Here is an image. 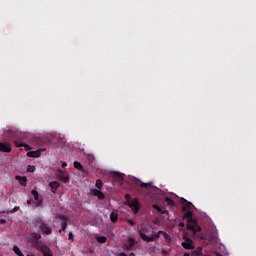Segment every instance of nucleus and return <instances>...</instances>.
I'll use <instances>...</instances> for the list:
<instances>
[{"label":"nucleus","mask_w":256,"mask_h":256,"mask_svg":"<svg viewBox=\"0 0 256 256\" xmlns=\"http://www.w3.org/2000/svg\"><path fill=\"white\" fill-rule=\"evenodd\" d=\"M13 251H14V253H15L16 255H18V256H25V254H23V252H21V249H19L17 245H15V246L13 247Z\"/></svg>","instance_id":"nucleus-25"},{"label":"nucleus","mask_w":256,"mask_h":256,"mask_svg":"<svg viewBox=\"0 0 256 256\" xmlns=\"http://www.w3.org/2000/svg\"><path fill=\"white\" fill-rule=\"evenodd\" d=\"M125 199H127V203H129V201H131V195L126 194L125 195Z\"/></svg>","instance_id":"nucleus-36"},{"label":"nucleus","mask_w":256,"mask_h":256,"mask_svg":"<svg viewBox=\"0 0 256 256\" xmlns=\"http://www.w3.org/2000/svg\"><path fill=\"white\" fill-rule=\"evenodd\" d=\"M129 247L125 248L126 251H132L133 247L135 245V240L132 238H129V242H128Z\"/></svg>","instance_id":"nucleus-23"},{"label":"nucleus","mask_w":256,"mask_h":256,"mask_svg":"<svg viewBox=\"0 0 256 256\" xmlns=\"http://www.w3.org/2000/svg\"><path fill=\"white\" fill-rule=\"evenodd\" d=\"M14 145H15V147H25L26 151H29V149H31V147H29V145L23 143V141H21V140H15Z\"/></svg>","instance_id":"nucleus-16"},{"label":"nucleus","mask_w":256,"mask_h":256,"mask_svg":"<svg viewBox=\"0 0 256 256\" xmlns=\"http://www.w3.org/2000/svg\"><path fill=\"white\" fill-rule=\"evenodd\" d=\"M136 185H140V187H142V189H149V187H151L153 185V183L149 182V183H144L141 181H136Z\"/></svg>","instance_id":"nucleus-21"},{"label":"nucleus","mask_w":256,"mask_h":256,"mask_svg":"<svg viewBox=\"0 0 256 256\" xmlns=\"http://www.w3.org/2000/svg\"><path fill=\"white\" fill-rule=\"evenodd\" d=\"M27 171H28V173H34V171H35V166L28 165Z\"/></svg>","instance_id":"nucleus-32"},{"label":"nucleus","mask_w":256,"mask_h":256,"mask_svg":"<svg viewBox=\"0 0 256 256\" xmlns=\"http://www.w3.org/2000/svg\"><path fill=\"white\" fill-rule=\"evenodd\" d=\"M0 151L2 153H11V144L0 142Z\"/></svg>","instance_id":"nucleus-8"},{"label":"nucleus","mask_w":256,"mask_h":256,"mask_svg":"<svg viewBox=\"0 0 256 256\" xmlns=\"http://www.w3.org/2000/svg\"><path fill=\"white\" fill-rule=\"evenodd\" d=\"M41 239V234L37 232H32L29 237V243L33 245V241H39Z\"/></svg>","instance_id":"nucleus-12"},{"label":"nucleus","mask_w":256,"mask_h":256,"mask_svg":"<svg viewBox=\"0 0 256 256\" xmlns=\"http://www.w3.org/2000/svg\"><path fill=\"white\" fill-rule=\"evenodd\" d=\"M138 234L142 241H146V243H153L155 241V237H153V228L151 226L141 224L138 226Z\"/></svg>","instance_id":"nucleus-1"},{"label":"nucleus","mask_w":256,"mask_h":256,"mask_svg":"<svg viewBox=\"0 0 256 256\" xmlns=\"http://www.w3.org/2000/svg\"><path fill=\"white\" fill-rule=\"evenodd\" d=\"M43 256H53V251L48 247V250L42 252Z\"/></svg>","instance_id":"nucleus-30"},{"label":"nucleus","mask_w":256,"mask_h":256,"mask_svg":"<svg viewBox=\"0 0 256 256\" xmlns=\"http://www.w3.org/2000/svg\"><path fill=\"white\" fill-rule=\"evenodd\" d=\"M31 195H33L34 201H37L36 207H40V205L43 203V199H39V192H37V190H32Z\"/></svg>","instance_id":"nucleus-10"},{"label":"nucleus","mask_w":256,"mask_h":256,"mask_svg":"<svg viewBox=\"0 0 256 256\" xmlns=\"http://www.w3.org/2000/svg\"><path fill=\"white\" fill-rule=\"evenodd\" d=\"M68 239H69V241H75V238L73 237V232H69V234H68Z\"/></svg>","instance_id":"nucleus-33"},{"label":"nucleus","mask_w":256,"mask_h":256,"mask_svg":"<svg viewBox=\"0 0 256 256\" xmlns=\"http://www.w3.org/2000/svg\"><path fill=\"white\" fill-rule=\"evenodd\" d=\"M95 187L99 190L103 189V181H101V179H97Z\"/></svg>","instance_id":"nucleus-28"},{"label":"nucleus","mask_w":256,"mask_h":256,"mask_svg":"<svg viewBox=\"0 0 256 256\" xmlns=\"http://www.w3.org/2000/svg\"><path fill=\"white\" fill-rule=\"evenodd\" d=\"M119 220V214L117 213V211L113 210L111 213H110V221L112 223H117V221Z\"/></svg>","instance_id":"nucleus-18"},{"label":"nucleus","mask_w":256,"mask_h":256,"mask_svg":"<svg viewBox=\"0 0 256 256\" xmlns=\"http://www.w3.org/2000/svg\"><path fill=\"white\" fill-rule=\"evenodd\" d=\"M60 186L61 184L58 181H53L49 183V187H51L52 193H55V191L58 190Z\"/></svg>","instance_id":"nucleus-19"},{"label":"nucleus","mask_w":256,"mask_h":256,"mask_svg":"<svg viewBox=\"0 0 256 256\" xmlns=\"http://www.w3.org/2000/svg\"><path fill=\"white\" fill-rule=\"evenodd\" d=\"M183 219H188L187 229H189V231H192L194 235H197V233L201 232V226H199V222L193 219V212L187 211L184 214Z\"/></svg>","instance_id":"nucleus-2"},{"label":"nucleus","mask_w":256,"mask_h":256,"mask_svg":"<svg viewBox=\"0 0 256 256\" xmlns=\"http://www.w3.org/2000/svg\"><path fill=\"white\" fill-rule=\"evenodd\" d=\"M62 167H63V168L67 167V163L63 162V163H62Z\"/></svg>","instance_id":"nucleus-42"},{"label":"nucleus","mask_w":256,"mask_h":256,"mask_svg":"<svg viewBox=\"0 0 256 256\" xmlns=\"http://www.w3.org/2000/svg\"><path fill=\"white\" fill-rule=\"evenodd\" d=\"M193 255L194 256H201V255H203V248H201V247L196 248L194 250V252H193Z\"/></svg>","instance_id":"nucleus-26"},{"label":"nucleus","mask_w":256,"mask_h":256,"mask_svg":"<svg viewBox=\"0 0 256 256\" xmlns=\"http://www.w3.org/2000/svg\"><path fill=\"white\" fill-rule=\"evenodd\" d=\"M128 256H135V253L132 252V253H130V255H128Z\"/></svg>","instance_id":"nucleus-45"},{"label":"nucleus","mask_w":256,"mask_h":256,"mask_svg":"<svg viewBox=\"0 0 256 256\" xmlns=\"http://www.w3.org/2000/svg\"><path fill=\"white\" fill-rule=\"evenodd\" d=\"M7 223V220L5 219H0V225H5Z\"/></svg>","instance_id":"nucleus-37"},{"label":"nucleus","mask_w":256,"mask_h":256,"mask_svg":"<svg viewBox=\"0 0 256 256\" xmlns=\"http://www.w3.org/2000/svg\"><path fill=\"white\" fill-rule=\"evenodd\" d=\"M179 227H185V222H180Z\"/></svg>","instance_id":"nucleus-39"},{"label":"nucleus","mask_w":256,"mask_h":256,"mask_svg":"<svg viewBox=\"0 0 256 256\" xmlns=\"http://www.w3.org/2000/svg\"><path fill=\"white\" fill-rule=\"evenodd\" d=\"M181 245L184 249H195V244L193 243V240L187 236H184V241L181 243Z\"/></svg>","instance_id":"nucleus-6"},{"label":"nucleus","mask_w":256,"mask_h":256,"mask_svg":"<svg viewBox=\"0 0 256 256\" xmlns=\"http://www.w3.org/2000/svg\"><path fill=\"white\" fill-rule=\"evenodd\" d=\"M27 256H35V254L29 253V254H27Z\"/></svg>","instance_id":"nucleus-44"},{"label":"nucleus","mask_w":256,"mask_h":256,"mask_svg":"<svg viewBox=\"0 0 256 256\" xmlns=\"http://www.w3.org/2000/svg\"><path fill=\"white\" fill-rule=\"evenodd\" d=\"M128 225H131L132 227L135 225V221L129 219L127 220Z\"/></svg>","instance_id":"nucleus-35"},{"label":"nucleus","mask_w":256,"mask_h":256,"mask_svg":"<svg viewBox=\"0 0 256 256\" xmlns=\"http://www.w3.org/2000/svg\"><path fill=\"white\" fill-rule=\"evenodd\" d=\"M16 181H19L22 187H27V177L26 176H15Z\"/></svg>","instance_id":"nucleus-14"},{"label":"nucleus","mask_w":256,"mask_h":256,"mask_svg":"<svg viewBox=\"0 0 256 256\" xmlns=\"http://www.w3.org/2000/svg\"><path fill=\"white\" fill-rule=\"evenodd\" d=\"M162 254L163 255H169V251H167L166 249H162Z\"/></svg>","instance_id":"nucleus-38"},{"label":"nucleus","mask_w":256,"mask_h":256,"mask_svg":"<svg viewBox=\"0 0 256 256\" xmlns=\"http://www.w3.org/2000/svg\"><path fill=\"white\" fill-rule=\"evenodd\" d=\"M56 177L62 181V183H69V172L63 171L61 169L56 170Z\"/></svg>","instance_id":"nucleus-4"},{"label":"nucleus","mask_w":256,"mask_h":256,"mask_svg":"<svg viewBox=\"0 0 256 256\" xmlns=\"http://www.w3.org/2000/svg\"><path fill=\"white\" fill-rule=\"evenodd\" d=\"M27 157H41V150L29 151L27 152Z\"/></svg>","instance_id":"nucleus-20"},{"label":"nucleus","mask_w":256,"mask_h":256,"mask_svg":"<svg viewBox=\"0 0 256 256\" xmlns=\"http://www.w3.org/2000/svg\"><path fill=\"white\" fill-rule=\"evenodd\" d=\"M60 220H61V223H60V233L61 231H66L67 229V222L69 221V218H67V216H60Z\"/></svg>","instance_id":"nucleus-11"},{"label":"nucleus","mask_w":256,"mask_h":256,"mask_svg":"<svg viewBox=\"0 0 256 256\" xmlns=\"http://www.w3.org/2000/svg\"><path fill=\"white\" fill-rule=\"evenodd\" d=\"M92 195H94V197H98L99 201H103V199H105V194L101 192V190L93 189Z\"/></svg>","instance_id":"nucleus-13"},{"label":"nucleus","mask_w":256,"mask_h":256,"mask_svg":"<svg viewBox=\"0 0 256 256\" xmlns=\"http://www.w3.org/2000/svg\"><path fill=\"white\" fill-rule=\"evenodd\" d=\"M31 203H33V200L31 199L27 200V205H31Z\"/></svg>","instance_id":"nucleus-40"},{"label":"nucleus","mask_w":256,"mask_h":256,"mask_svg":"<svg viewBox=\"0 0 256 256\" xmlns=\"http://www.w3.org/2000/svg\"><path fill=\"white\" fill-rule=\"evenodd\" d=\"M74 167H75L78 171H83V165H81L79 161H74Z\"/></svg>","instance_id":"nucleus-29"},{"label":"nucleus","mask_w":256,"mask_h":256,"mask_svg":"<svg viewBox=\"0 0 256 256\" xmlns=\"http://www.w3.org/2000/svg\"><path fill=\"white\" fill-rule=\"evenodd\" d=\"M160 235H163V237L166 239V241H168V243H171V236H169V234H167V232L165 231H159L157 234H153L154 237V241L155 239H159Z\"/></svg>","instance_id":"nucleus-9"},{"label":"nucleus","mask_w":256,"mask_h":256,"mask_svg":"<svg viewBox=\"0 0 256 256\" xmlns=\"http://www.w3.org/2000/svg\"><path fill=\"white\" fill-rule=\"evenodd\" d=\"M165 203H167V205H169V207H175V201H173V199L166 197L165 198Z\"/></svg>","instance_id":"nucleus-24"},{"label":"nucleus","mask_w":256,"mask_h":256,"mask_svg":"<svg viewBox=\"0 0 256 256\" xmlns=\"http://www.w3.org/2000/svg\"><path fill=\"white\" fill-rule=\"evenodd\" d=\"M193 205V203L188 202L187 204H184L182 207L183 211H187V209H191V206Z\"/></svg>","instance_id":"nucleus-31"},{"label":"nucleus","mask_w":256,"mask_h":256,"mask_svg":"<svg viewBox=\"0 0 256 256\" xmlns=\"http://www.w3.org/2000/svg\"><path fill=\"white\" fill-rule=\"evenodd\" d=\"M33 225L40 229L42 235H51L53 233V230L51 229V227H49V224H47L45 220H43V218L41 217H36L33 220Z\"/></svg>","instance_id":"nucleus-3"},{"label":"nucleus","mask_w":256,"mask_h":256,"mask_svg":"<svg viewBox=\"0 0 256 256\" xmlns=\"http://www.w3.org/2000/svg\"><path fill=\"white\" fill-rule=\"evenodd\" d=\"M127 205L134 213H139V199L134 198L133 200L128 201Z\"/></svg>","instance_id":"nucleus-7"},{"label":"nucleus","mask_w":256,"mask_h":256,"mask_svg":"<svg viewBox=\"0 0 256 256\" xmlns=\"http://www.w3.org/2000/svg\"><path fill=\"white\" fill-rule=\"evenodd\" d=\"M112 177L113 179H116V181H123V179H125V175L120 172H113Z\"/></svg>","instance_id":"nucleus-17"},{"label":"nucleus","mask_w":256,"mask_h":256,"mask_svg":"<svg viewBox=\"0 0 256 256\" xmlns=\"http://www.w3.org/2000/svg\"><path fill=\"white\" fill-rule=\"evenodd\" d=\"M32 247L36 249L37 251H40V253H43L44 251H48L49 246L47 244L43 243L42 241H33Z\"/></svg>","instance_id":"nucleus-5"},{"label":"nucleus","mask_w":256,"mask_h":256,"mask_svg":"<svg viewBox=\"0 0 256 256\" xmlns=\"http://www.w3.org/2000/svg\"><path fill=\"white\" fill-rule=\"evenodd\" d=\"M19 206H15L12 210H10V213H17L19 211Z\"/></svg>","instance_id":"nucleus-34"},{"label":"nucleus","mask_w":256,"mask_h":256,"mask_svg":"<svg viewBox=\"0 0 256 256\" xmlns=\"http://www.w3.org/2000/svg\"><path fill=\"white\" fill-rule=\"evenodd\" d=\"M119 256H128V255H127V253H125V252H121V253L119 254Z\"/></svg>","instance_id":"nucleus-41"},{"label":"nucleus","mask_w":256,"mask_h":256,"mask_svg":"<svg viewBox=\"0 0 256 256\" xmlns=\"http://www.w3.org/2000/svg\"><path fill=\"white\" fill-rule=\"evenodd\" d=\"M84 157L87 159L90 165L93 163V161H95V156H93V154L84 153Z\"/></svg>","instance_id":"nucleus-22"},{"label":"nucleus","mask_w":256,"mask_h":256,"mask_svg":"<svg viewBox=\"0 0 256 256\" xmlns=\"http://www.w3.org/2000/svg\"><path fill=\"white\" fill-rule=\"evenodd\" d=\"M183 256H190L189 252H184Z\"/></svg>","instance_id":"nucleus-43"},{"label":"nucleus","mask_w":256,"mask_h":256,"mask_svg":"<svg viewBox=\"0 0 256 256\" xmlns=\"http://www.w3.org/2000/svg\"><path fill=\"white\" fill-rule=\"evenodd\" d=\"M153 209L158 211V213H161V215H167L169 213V211H167V209L165 207H160L157 204L153 205Z\"/></svg>","instance_id":"nucleus-15"},{"label":"nucleus","mask_w":256,"mask_h":256,"mask_svg":"<svg viewBox=\"0 0 256 256\" xmlns=\"http://www.w3.org/2000/svg\"><path fill=\"white\" fill-rule=\"evenodd\" d=\"M96 241L98 243H107V237L106 236H97Z\"/></svg>","instance_id":"nucleus-27"}]
</instances>
